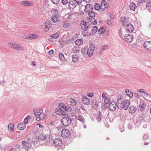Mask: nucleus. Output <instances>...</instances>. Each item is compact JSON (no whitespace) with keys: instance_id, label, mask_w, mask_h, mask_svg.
I'll use <instances>...</instances> for the list:
<instances>
[{"instance_id":"nucleus-1","label":"nucleus","mask_w":151,"mask_h":151,"mask_svg":"<svg viewBox=\"0 0 151 151\" xmlns=\"http://www.w3.org/2000/svg\"><path fill=\"white\" fill-rule=\"evenodd\" d=\"M130 101L125 99L124 100L121 98H118L117 100V107L118 108H122L124 109H127L130 104Z\"/></svg>"},{"instance_id":"nucleus-2","label":"nucleus","mask_w":151,"mask_h":151,"mask_svg":"<svg viewBox=\"0 0 151 151\" xmlns=\"http://www.w3.org/2000/svg\"><path fill=\"white\" fill-rule=\"evenodd\" d=\"M81 28L84 31H87L88 29L90 28L89 23L83 20L81 21Z\"/></svg>"},{"instance_id":"nucleus-3","label":"nucleus","mask_w":151,"mask_h":151,"mask_svg":"<svg viewBox=\"0 0 151 151\" xmlns=\"http://www.w3.org/2000/svg\"><path fill=\"white\" fill-rule=\"evenodd\" d=\"M72 119L68 117H64L61 120L62 124L65 127L69 126L71 123Z\"/></svg>"},{"instance_id":"nucleus-4","label":"nucleus","mask_w":151,"mask_h":151,"mask_svg":"<svg viewBox=\"0 0 151 151\" xmlns=\"http://www.w3.org/2000/svg\"><path fill=\"white\" fill-rule=\"evenodd\" d=\"M53 142L54 145L56 147H60L63 145L62 141L60 139H54Z\"/></svg>"},{"instance_id":"nucleus-5","label":"nucleus","mask_w":151,"mask_h":151,"mask_svg":"<svg viewBox=\"0 0 151 151\" xmlns=\"http://www.w3.org/2000/svg\"><path fill=\"white\" fill-rule=\"evenodd\" d=\"M22 143L24 148L27 150L31 148V143L30 142L23 141Z\"/></svg>"},{"instance_id":"nucleus-6","label":"nucleus","mask_w":151,"mask_h":151,"mask_svg":"<svg viewBox=\"0 0 151 151\" xmlns=\"http://www.w3.org/2000/svg\"><path fill=\"white\" fill-rule=\"evenodd\" d=\"M124 40L128 43L132 42L134 38L133 36L129 34H126L124 37Z\"/></svg>"},{"instance_id":"nucleus-7","label":"nucleus","mask_w":151,"mask_h":151,"mask_svg":"<svg viewBox=\"0 0 151 151\" xmlns=\"http://www.w3.org/2000/svg\"><path fill=\"white\" fill-rule=\"evenodd\" d=\"M59 106L61 107L63 110L68 112H71L72 110V109L71 107L68 106H65L63 103H60Z\"/></svg>"},{"instance_id":"nucleus-8","label":"nucleus","mask_w":151,"mask_h":151,"mask_svg":"<svg viewBox=\"0 0 151 151\" xmlns=\"http://www.w3.org/2000/svg\"><path fill=\"white\" fill-rule=\"evenodd\" d=\"M117 106V103L114 101H112L110 102L109 105V108L110 111H114Z\"/></svg>"},{"instance_id":"nucleus-9","label":"nucleus","mask_w":151,"mask_h":151,"mask_svg":"<svg viewBox=\"0 0 151 151\" xmlns=\"http://www.w3.org/2000/svg\"><path fill=\"white\" fill-rule=\"evenodd\" d=\"M61 135L63 137H68L70 135L69 130L67 129H63L62 130Z\"/></svg>"},{"instance_id":"nucleus-10","label":"nucleus","mask_w":151,"mask_h":151,"mask_svg":"<svg viewBox=\"0 0 151 151\" xmlns=\"http://www.w3.org/2000/svg\"><path fill=\"white\" fill-rule=\"evenodd\" d=\"M39 36L36 34H29L25 35V38L28 39H35L38 38Z\"/></svg>"},{"instance_id":"nucleus-11","label":"nucleus","mask_w":151,"mask_h":151,"mask_svg":"<svg viewBox=\"0 0 151 151\" xmlns=\"http://www.w3.org/2000/svg\"><path fill=\"white\" fill-rule=\"evenodd\" d=\"M146 107V104L144 101L140 102V104L138 106V110L142 111L145 110Z\"/></svg>"},{"instance_id":"nucleus-12","label":"nucleus","mask_w":151,"mask_h":151,"mask_svg":"<svg viewBox=\"0 0 151 151\" xmlns=\"http://www.w3.org/2000/svg\"><path fill=\"white\" fill-rule=\"evenodd\" d=\"M78 4H77V3H76V2H75V1H74V0L70 1L69 2V3L68 7H69V9L70 10H73L76 7V6Z\"/></svg>"},{"instance_id":"nucleus-13","label":"nucleus","mask_w":151,"mask_h":151,"mask_svg":"<svg viewBox=\"0 0 151 151\" xmlns=\"http://www.w3.org/2000/svg\"><path fill=\"white\" fill-rule=\"evenodd\" d=\"M127 32L129 33H131L134 30V28L131 24H128L125 26Z\"/></svg>"},{"instance_id":"nucleus-14","label":"nucleus","mask_w":151,"mask_h":151,"mask_svg":"<svg viewBox=\"0 0 151 151\" xmlns=\"http://www.w3.org/2000/svg\"><path fill=\"white\" fill-rule=\"evenodd\" d=\"M93 9V6L91 4H87L85 6V9L84 11L85 12H88L91 11H92Z\"/></svg>"},{"instance_id":"nucleus-15","label":"nucleus","mask_w":151,"mask_h":151,"mask_svg":"<svg viewBox=\"0 0 151 151\" xmlns=\"http://www.w3.org/2000/svg\"><path fill=\"white\" fill-rule=\"evenodd\" d=\"M82 103L85 105H88L90 104V101L89 98L86 96H84L81 99Z\"/></svg>"},{"instance_id":"nucleus-16","label":"nucleus","mask_w":151,"mask_h":151,"mask_svg":"<svg viewBox=\"0 0 151 151\" xmlns=\"http://www.w3.org/2000/svg\"><path fill=\"white\" fill-rule=\"evenodd\" d=\"M34 114L36 116H39L40 114L43 113V110L42 109H34L33 110Z\"/></svg>"},{"instance_id":"nucleus-17","label":"nucleus","mask_w":151,"mask_h":151,"mask_svg":"<svg viewBox=\"0 0 151 151\" xmlns=\"http://www.w3.org/2000/svg\"><path fill=\"white\" fill-rule=\"evenodd\" d=\"M144 47L147 50H151V42L146 41L143 44Z\"/></svg>"},{"instance_id":"nucleus-18","label":"nucleus","mask_w":151,"mask_h":151,"mask_svg":"<svg viewBox=\"0 0 151 151\" xmlns=\"http://www.w3.org/2000/svg\"><path fill=\"white\" fill-rule=\"evenodd\" d=\"M137 110V108L135 106H130L129 109V113L133 114H134Z\"/></svg>"},{"instance_id":"nucleus-19","label":"nucleus","mask_w":151,"mask_h":151,"mask_svg":"<svg viewBox=\"0 0 151 151\" xmlns=\"http://www.w3.org/2000/svg\"><path fill=\"white\" fill-rule=\"evenodd\" d=\"M98 30V27L97 26L93 27L92 29H91L90 32H86L87 34L88 35H90L93 34H94L97 32Z\"/></svg>"},{"instance_id":"nucleus-20","label":"nucleus","mask_w":151,"mask_h":151,"mask_svg":"<svg viewBox=\"0 0 151 151\" xmlns=\"http://www.w3.org/2000/svg\"><path fill=\"white\" fill-rule=\"evenodd\" d=\"M59 108L57 109L56 111H55V113L56 114L59 115H65L64 111L62 109L61 107H60L59 106Z\"/></svg>"},{"instance_id":"nucleus-21","label":"nucleus","mask_w":151,"mask_h":151,"mask_svg":"<svg viewBox=\"0 0 151 151\" xmlns=\"http://www.w3.org/2000/svg\"><path fill=\"white\" fill-rule=\"evenodd\" d=\"M45 32H47L49 30V28H50L51 26V23L50 21H46L45 23Z\"/></svg>"},{"instance_id":"nucleus-22","label":"nucleus","mask_w":151,"mask_h":151,"mask_svg":"<svg viewBox=\"0 0 151 151\" xmlns=\"http://www.w3.org/2000/svg\"><path fill=\"white\" fill-rule=\"evenodd\" d=\"M121 20L122 25L123 26H124L125 25V23L129 22V18L126 17H121Z\"/></svg>"},{"instance_id":"nucleus-23","label":"nucleus","mask_w":151,"mask_h":151,"mask_svg":"<svg viewBox=\"0 0 151 151\" xmlns=\"http://www.w3.org/2000/svg\"><path fill=\"white\" fill-rule=\"evenodd\" d=\"M51 13L52 15V16H55V17H58V11L56 9H54L51 11Z\"/></svg>"},{"instance_id":"nucleus-24","label":"nucleus","mask_w":151,"mask_h":151,"mask_svg":"<svg viewBox=\"0 0 151 151\" xmlns=\"http://www.w3.org/2000/svg\"><path fill=\"white\" fill-rule=\"evenodd\" d=\"M25 127L26 125L23 123H21L19 124L17 126L18 129L20 130H23Z\"/></svg>"},{"instance_id":"nucleus-25","label":"nucleus","mask_w":151,"mask_h":151,"mask_svg":"<svg viewBox=\"0 0 151 151\" xmlns=\"http://www.w3.org/2000/svg\"><path fill=\"white\" fill-rule=\"evenodd\" d=\"M92 106L93 108L96 110L98 109V103L96 100H93L92 101Z\"/></svg>"},{"instance_id":"nucleus-26","label":"nucleus","mask_w":151,"mask_h":151,"mask_svg":"<svg viewBox=\"0 0 151 151\" xmlns=\"http://www.w3.org/2000/svg\"><path fill=\"white\" fill-rule=\"evenodd\" d=\"M88 19V21L90 22L92 24L95 25L97 24L96 20L93 17L89 18Z\"/></svg>"},{"instance_id":"nucleus-27","label":"nucleus","mask_w":151,"mask_h":151,"mask_svg":"<svg viewBox=\"0 0 151 151\" xmlns=\"http://www.w3.org/2000/svg\"><path fill=\"white\" fill-rule=\"evenodd\" d=\"M42 139L43 141L46 140L47 142H48L51 139V136L49 135L46 134L42 138Z\"/></svg>"},{"instance_id":"nucleus-28","label":"nucleus","mask_w":151,"mask_h":151,"mask_svg":"<svg viewBox=\"0 0 151 151\" xmlns=\"http://www.w3.org/2000/svg\"><path fill=\"white\" fill-rule=\"evenodd\" d=\"M80 51L79 47L78 46H74L72 50L73 53H78Z\"/></svg>"},{"instance_id":"nucleus-29","label":"nucleus","mask_w":151,"mask_h":151,"mask_svg":"<svg viewBox=\"0 0 151 151\" xmlns=\"http://www.w3.org/2000/svg\"><path fill=\"white\" fill-rule=\"evenodd\" d=\"M88 50L87 54L88 57H91L93 55V53L94 51V49H90L89 48H88Z\"/></svg>"},{"instance_id":"nucleus-30","label":"nucleus","mask_w":151,"mask_h":151,"mask_svg":"<svg viewBox=\"0 0 151 151\" xmlns=\"http://www.w3.org/2000/svg\"><path fill=\"white\" fill-rule=\"evenodd\" d=\"M88 48V47L86 46L81 49V51L82 54L85 55L87 54Z\"/></svg>"},{"instance_id":"nucleus-31","label":"nucleus","mask_w":151,"mask_h":151,"mask_svg":"<svg viewBox=\"0 0 151 151\" xmlns=\"http://www.w3.org/2000/svg\"><path fill=\"white\" fill-rule=\"evenodd\" d=\"M136 6L134 3L132 2L130 3L129 7V9L132 10L134 11L136 7Z\"/></svg>"},{"instance_id":"nucleus-32","label":"nucleus","mask_w":151,"mask_h":151,"mask_svg":"<svg viewBox=\"0 0 151 151\" xmlns=\"http://www.w3.org/2000/svg\"><path fill=\"white\" fill-rule=\"evenodd\" d=\"M79 58L76 55H73L72 56V60L74 63H77L78 62Z\"/></svg>"},{"instance_id":"nucleus-33","label":"nucleus","mask_w":151,"mask_h":151,"mask_svg":"<svg viewBox=\"0 0 151 151\" xmlns=\"http://www.w3.org/2000/svg\"><path fill=\"white\" fill-rule=\"evenodd\" d=\"M101 114L100 111L98 112V115L96 116V118L97 121L99 122L101 121Z\"/></svg>"},{"instance_id":"nucleus-34","label":"nucleus","mask_w":151,"mask_h":151,"mask_svg":"<svg viewBox=\"0 0 151 151\" xmlns=\"http://www.w3.org/2000/svg\"><path fill=\"white\" fill-rule=\"evenodd\" d=\"M83 40L82 39H77L75 41V44L78 45H81L83 43Z\"/></svg>"},{"instance_id":"nucleus-35","label":"nucleus","mask_w":151,"mask_h":151,"mask_svg":"<svg viewBox=\"0 0 151 151\" xmlns=\"http://www.w3.org/2000/svg\"><path fill=\"white\" fill-rule=\"evenodd\" d=\"M13 49L16 50L20 51H22L23 50V48L21 46L16 43H15V46Z\"/></svg>"},{"instance_id":"nucleus-36","label":"nucleus","mask_w":151,"mask_h":151,"mask_svg":"<svg viewBox=\"0 0 151 151\" xmlns=\"http://www.w3.org/2000/svg\"><path fill=\"white\" fill-rule=\"evenodd\" d=\"M39 137L37 136H36L35 137L32 138V142L35 145H36V143L39 141Z\"/></svg>"},{"instance_id":"nucleus-37","label":"nucleus","mask_w":151,"mask_h":151,"mask_svg":"<svg viewBox=\"0 0 151 151\" xmlns=\"http://www.w3.org/2000/svg\"><path fill=\"white\" fill-rule=\"evenodd\" d=\"M109 4L105 0L102 1L101 3V6L104 7H106V8H108Z\"/></svg>"},{"instance_id":"nucleus-38","label":"nucleus","mask_w":151,"mask_h":151,"mask_svg":"<svg viewBox=\"0 0 151 151\" xmlns=\"http://www.w3.org/2000/svg\"><path fill=\"white\" fill-rule=\"evenodd\" d=\"M125 93L126 95L128 96L130 98H131L133 96V93L128 90L126 89L125 90Z\"/></svg>"},{"instance_id":"nucleus-39","label":"nucleus","mask_w":151,"mask_h":151,"mask_svg":"<svg viewBox=\"0 0 151 151\" xmlns=\"http://www.w3.org/2000/svg\"><path fill=\"white\" fill-rule=\"evenodd\" d=\"M137 5L138 7H140L142 6H145V4L144 3V2L142 0H139L137 1Z\"/></svg>"},{"instance_id":"nucleus-40","label":"nucleus","mask_w":151,"mask_h":151,"mask_svg":"<svg viewBox=\"0 0 151 151\" xmlns=\"http://www.w3.org/2000/svg\"><path fill=\"white\" fill-rule=\"evenodd\" d=\"M99 34L100 35L103 34L105 32V30L104 27H101L98 30Z\"/></svg>"},{"instance_id":"nucleus-41","label":"nucleus","mask_w":151,"mask_h":151,"mask_svg":"<svg viewBox=\"0 0 151 151\" xmlns=\"http://www.w3.org/2000/svg\"><path fill=\"white\" fill-rule=\"evenodd\" d=\"M88 14L90 17V18L93 17L95 16V14L92 11L88 12Z\"/></svg>"},{"instance_id":"nucleus-42","label":"nucleus","mask_w":151,"mask_h":151,"mask_svg":"<svg viewBox=\"0 0 151 151\" xmlns=\"http://www.w3.org/2000/svg\"><path fill=\"white\" fill-rule=\"evenodd\" d=\"M78 119L82 123H83L85 121V119L83 116L81 115H79L78 117Z\"/></svg>"},{"instance_id":"nucleus-43","label":"nucleus","mask_w":151,"mask_h":151,"mask_svg":"<svg viewBox=\"0 0 151 151\" xmlns=\"http://www.w3.org/2000/svg\"><path fill=\"white\" fill-rule=\"evenodd\" d=\"M58 17H55V16H52L51 17V19L52 21L53 22L56 23L58 21V19L57 18Z\"/></svg>"},{"instance_id":"nucleus-44","label":"nucleus","mask_w":151,"mask_h":151,"mask_svg":"<svg viewBox=\"0 0 151 151\" xmlns=\"http://www.w3.org/2000/svg\"><path fill=\"white\" fill-rule=\"evenodd\" d=\"M59 57L61 60L63 61H65V58L63 53H60L59 54Z\"/></svg>"},{"instance_id":"nucleus-45","label":"nucleus","mask_w":151,"mask_h":151,"mask_svg":"<svg viewBox=\"0 0 151 151\" xmlns=\"http://www.w3.org/2000/svg\"><path fill=\"white\" fill-rule=\"evenodd\" d=\"M22 5L26 6H29L30 4L29 2L27 1H22Z\"/></svg>"},{"instance_id":"nucleus-46","label":"nucleus","mask_w":151,"mask_h":151,"mask_svg":"<svg viewBox=\"0 0 151 151\" xmlns=\"http://www.w3.org/2000/svg\"><path fill=\"white\" fill-rule=\"evenodd\" d=\"M146 7L149 12H151V2L148 3L147 4Z\"/></svg>"},{"instance_id":"nucleus-47","label":"nucleus","mask_w":151,"mask_h":151,"mask_svg":"<svg viewBox=\"0 0 151 151\" xmlns=\"http://www.w3.org/2000/svg\"><path fill=\"white\" fill-rule=\"evenodd\" d=\"M107 23L110 26H112L113 25L114 23L112 20L108 19L107 20Z\"/></svg>"},{"instance_id":"nucleus-48","label":"nucleus","mask_w":151,"mask_h":151,"mask_svg":"<svg viewBox=\"0 0 151 151\" xmlns=\"http://www.w3.org/2000/svg\"><path fill=\"white\" fill-rule=\"evenodd\" d=\"M108 47H109V46L108 45H105L102 46L101 48V50H103V51L105 50Z\"/></svg>"},{"instance_id":"nucleus-49","label":"nucleus","mask_w":151,"mask_h":151,"mask_svg":"<svg viewBox=\"0 0 151 151\" xmlns=\"http://www.w3.org/2000/svg\"><path fill=\"white\" fill-rule=\"evenodd\" d=\"M145 114L143 113L139 115V118L141 119H144L145 117Z\"/></svg>"},{"instance_id":"nucleus-50","label":"nucleus","mask_w":151,"mask_h":151,"mask_svg":"<svg viewBox=\"0 0 151 151\" xmlns=\"http://www.w3.org/2000/svg\"><path fill=\"white\" fill-rule=\"evenodd\" d=\"M59 34L58 33H56L54 34V35H52L51 36V37L54 39H56L58 38V37H59Z\"/></svg>"},{"instance_id":"nucleus-51","label":"nucleus","mask_w":151,"mask_h":151,"mask_svg":"<svg viewBox=\"0 0 151 151\" xmlns=\"http://www.w3.org/2000/svg\"><path fill=\"white\" fill-rule=\"evenodd\" d=\"M94 7L95 10H99V9L100 8V6L99 4L96 3Z\"/></svg>"},{"instance_id":"nucleus-52","label":"nucleus","mask_w":151,"mask_h":151,"mask_svg":"<svg viewBox=\"0 0 151 151\" xmlns=\"http://www.w3.org/2000/svg\"><path fill=\"white\" fill-rule=\"evenodd\" d=\"M52 3L55 4H58L60 0H51Z\"/></svg>"},{"instance_id":"nucleus-53","label":"nucleus","mask_w":151,"mask_h":151,"mask_svg":"<svg viewBox=\"0 0 151 151\" xmlns=\"http://www.w3.org/2000/svg\"><path fill=\"white\" fill-rule=\"evenodd\" d=\"M70 24L68 22H66L64 24L63 27L65 28H68L69 27Z\"/></svg>"},{"instance_id":"nucleus-54","label":"nucleus","mask_w":151,"mask_h":151,"mask_svg":"<svg viewBox=\"0 0 151 151\" xmlns=\"http://www.w3.org/2000/svg\"><path fill=\"white\" fill-rule=\"evenodd\" d=\"M15 43L13 42H10L8 43L9 46L11 48L13 49L14 48V46H15Z\"/></svg>"},{"instance_id":"nucleus-55","label":"nucleus","mask_w":151,"mask_h":151,"mask_svg":"<svg viewBox=\"0 0 151 151\" xmlns=\"http://www.w3.org/2000/svg\"><path fill=\"white\" fill-rule=\"evenodd\" d=\"M133 96L137 98H139L140 97V96L136 93H133Z\"/></svg>"},{"instance_id":"nucleus-56","label":"nucleus","mask_w":151,"mask_h":151,"mask_svg":"<svg viewBox=\"0 0 151 151\" xmlns=\"http://www.w3.org/2000/svg\"><path fill=\"white\" fill-rule=\"evenodd\" d=\"M68 2V0H62V3L64 5H66Z\"/></svg>"},{"instance_id":"nucleus-57","label":"nucleus","mask_w":151,"mask_h":151,"mask_svg":"<svg viewBox=\"0 0 151 151\" xmlns=\"http://www.w3.org/2000/svg\"><path fill=\"white\" fill-rule=\"evenodd\" d=\"M8 128L11 129L12 131L14 129V125L13 124H10L8 125Z\"/></svg>"},{"instance_id":"nucleus-58","label":"nucleus","mask_w":151,"mask_h":151,"mask_svg":"<svg viewBox=\"0 0 151 151\" xmlns=\"http://www.w3.org/2000/svg\"><path fill=\"white\" fill-rule=\"evenodd\" d=\"M144 2V3L145 4V6H147V4L149 3H151L150 0H142Z\"/></svg>"},{"instance_id":"nucleus-59","label":"nucleus","mask_w":151,"mask_h":151,"mask_svg":"<svg viewBox=\"0 0 151 151\" xmlns=\"http://www.w3.org/2000/svg\"><path fill=\"white\" fill-rule=\"evenodd\" d=\"M89 48L94 49L95 45L92 43H89Z\"/></svg>"},{"instance_id":"nucleus-60","label":"nucleus","mask_w":151,"mask_h":151,"mask_svg":"<svg viewBox=\"0 0 151 151\" xmlns=\"http://www.w3.org/2000/svg\"><path fill=\"white\" fill-rule=\"evenodd\" d=\"M70 100L71 103L72 104H73V105H74L76 104V101L74 99H71Z\"/></svg>"},{"instance_id":"nucleus-61","label":"nucleus","mask_w":151,"mask_h":151,"mask_svg":"<svg viewBox=\"0 0 151 151\" xmlns=\"http://www.w3.org/2000/svg\"><path fill=\"white\" fill-rule=\"evenodd\" d=\"M148 139V137L147 134H144L143 136V139L144 140H146Z\"/></svg>"},{"instance_id":"nucleus-62","label":"nucleus","mask_w":151,"mask_h":151,"mask_svg":"<svg viewBox=\"0 0 151 151\" xmlns=\"http://www.w3.org/2000/svg\"><path fill=\"white\" fill-rule=\"evenodd\" d=\"M83 0H74L76 3H77L78 4H80Z\"/></svg>"},{"instance_id":"nucleus-63","label":"nucleus","mask_w":151,"mask_h":151,"mask_svg":"<svg viewBox=\"0 0 151 151\" xmlns=\"http://www.w3.org/2000/svg\"><path fill=\"white\" fill-rule=\"evenodd\" d=\"M55 122H50L49 125L50 126V125L52 126V127L53 128L54 127L55 125Z\"/></svg>"},{"instance_id":"nucleus-64","label":"nucleus","mask_w":151,"mask_h":151,"mask_svg":"<svg viewBox=\"0 0 151 151\" xmlns=\"http://www.w3.org/2000/svg\"><path fill=\"white\" fill-rule=\"evenodd\" d=\"M39 116L40 117V118H41V119H42V120L45 117L44 114L42 113L40 114Z\"/></svg>"}]
</instances>
